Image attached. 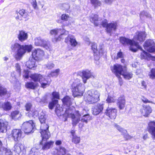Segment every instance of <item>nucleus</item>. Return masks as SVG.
Masks as SVG:
<instances>
[{"mask_svg": "<svg viewBox=\"0 0 155 155\" xmlns=\"http://www.w3.org/2000/svg\"><path fill=\"white\" fill-rule=\"evenodd\" d=\"M11 48L13 51L17 50V52L14 55V57L18 61L21 60L27 51L30 52L32 48L31 45H21L18 43L12 45Z\"/></svg>", "mask_w": 155, "mask_h": 155, "instance_id": "f257e3e1", "label": "nucleus"}, {"mask_svg": "<svg viewBox=\"0 0 155 155\" xmlns=\"http://www.w3.org/2000/svg\"><path fill=\"white\" fill-rule=\"evenodd\" d=\"M41 134V140L40 141L39 144L42 146L41 149L43 150H48L52 147L54 144V142L50 141L43 143V141H47L50 137V134L49 132H46L45 130L40 131Z\"/></svg>", "mask_w": 155, "mask_h": 155, "instance_id": "f03ea898", "label": "nucleus"}, {"mask_svg": "<svg viewBox=\"0 0 155 155\" xmlns=\"http://www.w3.org/2000/svg\"><path fill=\"white\" fill-rule=\"evenodd\" d=\"M100 96L99 93L97 91H88L84 97V100L89 104H94L100 100Z\"/></svg>", "mask_w": 155, "mask_h": 155, "instance_id": "7ed1b4c3", "label": "nucleus"}, {"mask_svg": "<svg viewBox=\"0 0 155 155\" xmlns=\"http://www.w3.org/2000/svg\"><path fill=\"white\" fill-rule=\"evenodd\" d=\"M71 89L74 97L82 95L84 91V87L80 80L75 79L71 85Z\"/></svg>", "mask_w": 155, "mask_h": 155, "instance_id": "20e7f679", "label": "nucleus"}, {"mask_svg": "<svg viewBox=\"0 0 155 155\" xmlns=\"http://www.w3.org/2000/svg\"><path fill=\"white\" fill-rule=\"evenodd\" d=\"M30 77L34 82H39L41 84V87L43 88H45L47 86H49L50 83L46 78H44L43 82H42L43 76L40 74L34 73L31 74L30 76Z\"/></svg>", "mask_w": 155, "mask_h": 155, "instance_id": "39448f33", "label": "nucleus"}, {"mask_svg": "<svg viewBox=\"0 0 155 155\" xmlns=\"http://www.w3.org/2000/svg\"><path fill=\"white\" fill-rule=\"evenodd\" d=\"M102 27L105 28V30L107 33H110L112 30L116 31L117 29V23L116 21H112L109 23L106 19H105L101 23Z\"/></svg>", "mask_w": 155, "mask_h": 155, "instance_id": "423d86ee", "label": "nucleus"}, {"mask_svg": "<svg viewBox=\"0 0 155 155\" xmlns=\"http://www.w3.org/2000/svg\"><path fill=\"white\" fill-rule=\"evenodd\" d=\"M119 41L120 43L124 46L130 45V49L132 52H135L137 51V48H134L132 47L133 45V40L121 36L120 37Z\"/></svg>", "mask_w": 155, "mask_h": 155, "instance_id": "0eeeda50", "label": "nucleus"}, {"mask_svg": "<svg viewBox=\"0 0 155 155\" xmlns=\"http://www.w3.org/2000/svg\"><path fill=\"white\" fill-rule=\"evenodd\" d=\"M35 127V124L32 120H29L24 122L22 127L25 134H28L32 131Z\"/></svg>", "mask_w": 155, "mask_h": 155, "instance_id": "6e6552de", "label": "nucleus"}, {"mask_svg": "<svg viewBox=\"0 0 155 155\" xmlns=\"http://www.w3.org/2000/svg\"><path fill=\"white\" fill-rule=\"evenodd\" d=\"M124 68L123 66L120 64H115L113 67H111V70L117 77H120L122 75Z\"/></svg>", "mask_w": 155, "mask_h": 155, "instance_id": "1a4fd4ad", "label": "nucleus"}, {"mask_svg": "<svg viewBox=\"0 0 155 155\" xmlns=\"http://www.w3.org/2000/svg\"><path fill=\"white\" fill-rule=\"evenodd\" d=\"M39 119L41 124L40 131L45 130L46 132H49L48 130L49 127L46 124V118L44 114L42 113V114L39 117Z\"/></svg>", "mask_w": 155, "mask_h": 155, "instance_id": "9d476101", "label": "nucleus"}, {"mask_svg": "<svg viewBox=\"0 0 155 155\" xmlns=\"http://www.w3.org/2000/svg\"><path fill=\"white\" fill-rule=\"evenodd\" d=\"M146 130L150 134L152 139L155 140V121H150Z\"/></svg>", "mask_w": 155, "mask_h": 155, "instance_id": "9b49d317", "label": "nucleus"}, {"mask_svg": "<svg viewBox=\"0 0 155 155\" xmlns=\"http://www.w3.org/2000/svg\"><path fill=\"white\" fill-rule=\"evenodd\" d=\"M22 133L21 129H15L12 130L11 135L15 141H17L23 138Z\"/></svg>", "mask_w": 155, "mask_h": 155, "instance_id": "f8f14e48", "label": "nucleus"}, {"mask_svg": "<svg viewBox=\"0 0 155 155\" xmlns=\"http://www.w3.org/2000/svg\"><path fill=\"white\" fill-rule=\"evenodd\" d=\"M44 55V51L39 48L35 49L32 52V57L37 60H41Z\"/></svg>", "mask_w": 155, "mask_h": 155, "instance_id": "ddd939ff", "label": "nucleus"}, {"mask_svg": "<svg viewBox=\"0 0 155 155\" xmlns=\"http://www.w3.org/2000/svg\"><path fill=\"white\" fill-rule=\"evenodd\" d=\"M117 110L115 108L108 107L105 110V114L111 119H115L117 116Z\"/></svg>", "mask_w": 155, "mask_h": 155, "instance_id": "4468645a", "label": "nucleus"}, {"mask_svg": "<svg viewBox=\"0 0 155 155\" xmlns=\"http://www.w3.org/2000/svg\"><path fill=\"white\" fill-rule=\"evenodd\" d=\"M142 107L140 110L141 114L146 117H148L152 111L151 107L149 105L144 104L142 105Z\"/></svg>", "mask_w": 155, "mask_h": 155, "instance_id": "2eb2a0df", "label": "nucleus"}, {"mask_svg": "<svg viewBox=\"0 0 155 155\" xmlns=\"http://www.w3.org/2000/svg\"><path fill=\"white\" fill-rule=\"evenodd\" d=\"M126 101L125 96L122 95L118 97L117 105L120 110H123L126 107Z\"/></svg>", "mask_w": 155, "mask_h": 155, "instance_id": "dca6fc26", "label": "nucleus"}, {"mask_svg": "<svg viewBox=\"0 0 155 155\" xmlns=\"http://www.w3.org/2000/svg\"><path fill=\"white\" fill-rule=\"evenodd\" d=\"M146 34L145 32L137 31L134 36L133 39L140 42H143L145 39Z\"/></svg>", "mask_w": 155, "mask_h": 155, "instance_id": "f3484780", "label": "nucleus"}, {"mask_svg": "<svg viewBox=\"0 0 155 155\" xmlns=\"http://www.w3.org/2000/svg\"><path fill=\"white\" fill-rule=\"evenodd\" d=\"M104 108V104H97L92 109V114L96 115L102 112Z\"/></svg>", "mask_w": 155, "mask_h": 155, "instance_id": "a211bd4d", "label": "nucleus"}, {"mask_svg": "<svg viewBox=\"0 0 155 155\" xmlns=\"http://www.w3.org/2000/svg\"><path fill=\"white\" fill-rule=\"evenodd\" d=\"M81 73V77L83 80V83L85 84L87 82V80L91 77L92 73L90 71L87 70L82 71Z\"/></svg>", "mask_w": 155, "mask_h": 155, "instance_id": "6ab92c4d", "label": "nucleus"}, {"mask_svg": "<svg viewBox=\"0 0 155 155\" xmlns=\"http://www.w3.org/2000/svg\"><path fill=\"white\" fill-rule=\"evenodd\" d=\"M17 14H19L20 16L18 15L15 17L17 20H21L23 18H27L29 16L28 12L23 9H20Z\"/></svg>", "mask_w": 155, "mask_h": 155, "instance_id": "aec40b11", "label": "nucleus"}, {"mask_svg": "<svg viewBox=\"0 0 155 155\" xmlns=\"http://www.w3.org/2000/svg\"><path fill=\"white\" fill-rule=\"evenodd\" d=\"M64 42L66 44L69 42L71 45L72 47H75L78 45V42L75 38H72L70 35H68L65 39Z\"/></svg>", "mask_w": 155, "mask_h": 155, "instance_id": "412c9836", "label": "nucleus"}, {"mask_svg": "<svg viewBox=\"0 0 155 155\" xmlns=\"http://www.w3.org/2000/svg\"><path fill=\"white\" fill-rule=\"evenodd\" d=\"M18 40L21 42H23L27 39L28 35L27 32L21 30L19 31V33L17 36Z\"/></svg>", "mask_w": 155, "mask_h": 155, "instance_id": "4be33fe9", "label": "nucleus"}, {"mask_svg": "<svg viewBox=\"0 0 155 155\" xmlns=\"http://www.w3.org/2000/svg\"><path fill=\"white\" fill-rule=\"evenodd\" d=\"M154 41L151 39L147 40L145 42L143 46L145 49H146L149 52L151 49L154 46Z\"/></svg>", "mask_w": 155, "mask_h": 155, "instance_id": "5701e85b", "label": "nucleus"}, {"mask_svg": "<svg viewBox=\"0 0 155 155\" xmlns=\"http://www.w3.org/2000/svg\"><path fill=\"white\" fill-rule=\"evenodd\" d=\"M37 60L31 57L29 58V60L26 62V65L28 68L30 69H31L35 68L37 66V64L36 63Z\"/></svg>", "mask_w": 155, "mask_h": 155, "instance_id": "b1692460", "label": "nucleus"}, {"mask_svg": "<svg viewBox=\"0 0 155 155\" xmlns=\"http://www.w3.org/2000/svg\"><path fill=\"white\" fill-rule=\"evenodd\" d=\"M68 152L67 150L64 147L61 146L59 148L56 149L54 152V155H64Z\"/></svg>", "mask_w": 155, "mask_h": 155, "instance_id": "393cba45", "label": "nucleus"}, {"mask_svg": "<svg viewBox=\"0 0 155 155\" xmlns=\"http://www.w3.org/2000/svg\"><path fill=\"white\" fill-rule=\"evenodd\" d=\"M8 122L5 119H0V132L3 133L8 125Z\"/></svg>", "mask_w": 155, "mask_h": 155, "instance_id": "a878e982", "label": "nucleus"}, {"mask_svg": "<svg viewBox=\"0 0 155 155\" xmlns=\"http://www.w3.org/2000/svg\"><path fill=\"white\" fill-rule=\"evenodd\" d=\"M99 19V17L98 15L97 14H94L90 17V21L96 27L100 25Z\"/></svg>", "mask_w": 155, "mask_h": 155, "instance_id": "bb28decb", "label": "nucleus"}, {"mask_svg": "<svg viewBox=\"0 0 155 155\" xmlns=\"http://www.w3.org/2000/svg\"><path fill=\"white\" fill-rule=\"evenodd\" d=\"M63 104L67 107H69L72 104L71 98L69 96H66L62 99Z\"/></svg>", "mask_w": 155, "mask_h": 155, "instance_id": "cd10ccee", "label": "nucleus"}, {"mask_svg": "<svg viewBox=\"0 0 155 155\" xmlns=\"http://www.w3.org/2000/svg\"><path fill=\"white\" fill-rule=\"evenodd\" d=\"M124 70L122 75L125 79L127 80L130 79L133 77V74L131 72H127V68L126 66H124Z\"/></svg>", "mask_w": 155, "mask_h": 155, "instance_id": "c85d7f7f", "label": "nucleus"}, {"mask_svg": "<svg viewBox=\"0 0 155 155\" xmlns=\"http://www.w3.org/2000/svg\"><path fill=\"white\" fill-rule=\"evenodd\" d=\"M38 114V111L35 108H33L26 113L27 116L29 117H32L34 118L37 117Z\"/></svg>", "mask_w": 155, "mask_h": 155, "instance_id": "c756f323", "label": "nucleus"}, {"mask_svg": "<svg viewBox=\"0 0 155 155\" xmlns=\"http://www.w3.org/2000/svg\"><path fill=\"white\" fill-rule=\"evenodd\" d=\"M69 32L66 30H64V32L62 33L61 34L57 37H54L52 39V42L55 43L58 42L60 41L62 39H63V37L62 36L63 35H66Z\"/></svg>", "mask_w": 155, "mask_h": 155, "instance_id": "7c9ffc66", "label": "nucleus"}, {"mask_svg": "<svg viewBox=\"0 0 155 155\" xmlns=\"http://www.w3.org/2000/svg\"><path fill=\"white\" fill-rule=\"evenodd\" d=\"M20 115V111L19 110H15L11 112L10 117L12 119L15 120L19 118Z\"/></svg>", "mask_w": 155, "mask_h": 155, "instance_id": "2f4dec72", "label": "nucleus"}, {"mask_svg": "<svg viewBox=\"0 0 155 155\" xmlns=\"http://www.w3.org/2000/svg\"><path fill=\"white\" fill-rule=\"evenodd\" d=\"M1 107L4 110L7 111L10 110L12 109V107L10 102L6 101L2 104Z\"/></svg>", "mask_w": 155, "mask_h": 155, "instance_id": "473e14b6", "label": "nucleus"}, {"mask_svg": "<svg viewBox=\"0 0 155 155\" xmlns=\"http://www.w3.org/2000/svg\"><path fill=\"white\" fill-rule=\"evenodd\" d=\"M25 86L27 88L34 90L38 86V84L33 82H26Z\"/></svg>", "mask_w": 155, "mask_h": 155, "instance_id": "72a5a7b5", "label": "nucleus"}, {"mask_svg": "<svg viewBox=\"0 0 155 155\" xmlns=\"http://www.w3.org/2000/svg\"><path fill=\"white\" fill-rule=\"evenodd\" d=\"M91 49L93 51L94 56H97L99 54L97 49V45L96 43H93L91 44Z\"/></svg>", "mask_w": 155, "mask_h": 155, "instance_id": "f704fd0d", "label": "nucleus"}, {"mask_svg": "<svg viewBox=\"0 0 155 155\" xmlns=\"http://www.w3.org/2000/svg\"><path fill=\"white\" fill-rule=\"evenodd\" d=\"M142 52L140 54V56L141 59H145L148 60L149 58H150L152 57L151 55L146 52L145 51L142 50Z\"/></svg>", "mask_w": 155, "mask_h": 155, "instance_id": "c9c22d12", "label": "nucleus"}, {"mask_svg": "<svg viewBox=\"0 0 155 155\" xmlns=\"http://www.w3.org/2000/svg\"><path fill=\"white\" fill-rule=\"evenodd\" d=\"M35 44L37 46H41L43 43H44L45 40L41 38L40 37H38L35 39Z\"/></svg>", "mask_w": 155, "mask_h": 155, "instance_id": "e433bc0d", "label": "nucleus"}, {"mask_svg": "<svg viewBox=\"0 0 155 155\" xmlns=\"http://www.w3.org/2000/svg\"><path fill=\"white\" fill-rule=\"evenodd\" d=\"M92 119V117L89 114H87L83 115L82 118L81 119V121L83 122L87 123L88 121Z\"/></svg>", "mask_w": 155, "mask_h": 155, "instance_id": "4c0bfd02", "label": "nucleus"}, {"mask_svg": "<svg viewBox=\"0 0 155 155\" xmlns=\"http://www.w3.org/2000/svg\"><path fill=\"white\" fill-rule=\"evenodd\" d=\"M91 3L94 6L95 8L100 6L101 5V2L98 0H90Z\"/></svg>", "mask_w": 155, "mask_h": 155, "instance_id": "58836bf2", "label": "nucleus"}, {"mask_svg": "<svg viewBox=\"0 0 155 155\" xmlns=\"http://www.w3.org/2000/svg\"><path fill=\"white\" fill-rule=\"evenodd\" d=\"M58 101L57 100L54 99L49 103L48 107L50 109H53L55 105L58 104Z\"/></svg>", "mask_w": 155, "mask_h": 155, "instance_id": "ea45409f", "label": "nucleus"}, {"mask_svg": "<svg viewBox=\"0 0 155 155\" xmlns=\"http://www.w3.org/2000/svg\"><path fill=\"white\" fill-rule=\"evenodd\" d=\"M63 111V108L60 105H57L56 107L55 112L57 116H60L61 115V113Z\"/></svg>", "mask_w": 155, "mask_h": 155, "instance_id": "a19ab883", "label": "nucleus"}, {"mask_svg": "<svg viewBox=\"0 0 155 155\" xmlns=\"http://www.w3.org/2000/svg\"><path fill=\"white\" fill-rule=\"evenodd\" d=\"M71 117L72 119V124L73 126H75L79 122V119H75V116L74 114H71Z\"/></svg>", "mask_w": 155, "mask_h": 155, "instance_id": "79ce46f5", "label": "nucleus"}, {"mask_svg": "<svg viewBox=\"0 0 155 155\" xmlns=\"http://www.w3.org/2000/svg\"><path fill=\"white\" fill-rule=\"evenodd\" d=\"M72 142L75 144H77L80 142L81 138L79 136H77L72 137Z\"/></svg>", "mask_w": 155, "mask_h": 155, "instance_id": "37998d69", "label": "nucleus"}, {"mask_svg": "<svg viewBox=\"0 0 155 155\" xmlns=\"http://www.w3.org/2000/svg\"><path fill=\"white\" fill-rule=\"evenodd\" d=\"M25 110L28 112L33 108H32V104L31 102H27L25 104Z\"/></svg>", "mask_w": 155, "mask_h": 155, "instance_id": "c03bdc74", "label": "nucleus"}, {"mask_svg": "<svg viewBox=\"0 0 155 155\" xmlns=\"http://www.w3.org/2000/svg\"><path fill=\"white\" fill-rule=\"evenodd\" d=\"M122 135H123V137L125 141H127L131 139L133 137L130 135L127 132L123 133Z\"/></svg>", "mask_w": 155, "mask_h": 155, "instance_id": "a18cd8bd", "label": "nucleus"}, {"mask_svg": "<svg viewBox=\"0 0 155 155\" xmlns=\"http://www.w3.org/2000/svg\"><path fill=\"white\" fill-rule=\"evenodd\" d=\"M141 101L144 104H146L148 103L153 104V102L152 101L148 100L146 97L143 96H141Z\"/></svg>", "mask_w": 155, "mask_h": 155, "instance_id": "49530a36", "label": "nucleus"}, {"mask_svg": "<svg viewBox=\"0 0 155 155\" xmlns=\"http://www.w3.org/2000/svg\"><path fill=\"white\" fill-rule=\"evenodd\" d=\"M149 76L151 79H155V68H153L151 69Z\"/></svg>", "mask_w": 155, "mask_h": 155, "instance_id": "de8ad7c7", "label": "nucleus"}, {"mask_svg": "<svg viewBox=\"0 0 155 155\" xmlns=\"http://www.w3.org/2000/svg\"><path fill=\"white\" fill-rule=\"evenodd\" d=\"M69 18V16L66 14H63L61 16V19L63 21H68Z\"/></svg>", "mask_w": 155, "mask_h": 155, "instance_id": "09e8293b", "label": "nucleus"}, {"mask_svg": "<svg viewBox=\"0 0 155 155\" xmlns=\"http://www.w3.org/2000/svg\"><path fill=\"white\" fill-rule=\"evenodd\" d=\"M14 151L17 153H20L21 151V149L19 146V144L18 143H16L14 146Z\"/></svg>", "mask_w": 155, "mask_h": 155, "instance_id": "8fccbe9b", "label": "nucleus"}, {"mask_svg": "<svg viewBox=\"0 0 155 155\" xmlns=\"http://www.w3.org/2000/svg\"><path fill=\"white\" fill-rule=\"evenodd\" d=\"M59 29L58 28H55L52 29L50 31V33L52 35H57L58 33Z\"/></svg>", "mask_w": 155, "mask_h": 155, "instance_id": "3c124183", "label": "nucleus"}, {"mask_svg": "<svg viewBox=\"0 0 155 155\" xmlns=\"http://www.w3.org/2000/svg\"><path fill=\"white\" fill-rule=\"evenodd\" d=\"M115 127L120 132H121L122 134L123 133H124L127 132V130H126L121 128L120 126L116 124L115 125Z\"/></svg>", "mask_w": 155, "mask_h": 155, "instance_id": "603ef678", "label": "nucleus"}, {"mask_svg": "<svg viewBox=\"0 0 155 155\" xmlns=\"http://www.w3.org/2000/svg\"><path fill=\"white\" fill-rule=\"evenodd\" d=\"M53 98L54 99H59L60 96L59 93L56 91H53L52 93Z\"/></svg>", "mask_w": 155, "mask_h": 155, "instance_id": "864d4df0", "label": "nucleus"}, {"mask_svg": "<svg viewBox=\"0 0 155 155\" xmlns=\"http://www.w3.org/2000/svg\"><path fill=\"white\" fill-rule=\"evenodd\" d=\"M29 71L28 70H24L23 71V73L24 74L23 75V77L25 78L28 79L30 77L29 76Z\"/></svg>", "mask_w": 155, "mask_h": 155, "instance_id": "5fc2aeb1", "label": "nucleus"}, {"mask_svg": "<svg viewBox=\"0 0 155 155\" xmlns=\"http://www.w3.org/2000/svg\"><path fill=\"white\" fill-rule=\"evenodd\" d=\"M106 101L107 103H114L115 101L112 97L109 96L107 97Z\"/></svg>", "mask_w": 155, "mask_h": 155, "instance_id": "6e6d98bb", "label": "nucleus"}, {"mask_svg": "<svg viewBox=\"0 0 155 155\" xmlns=\"http://www.w3.org/2000/svg\"><path fill=\"white\" fill-rule=\"evenodd\" d=\"M124 57L123 52L121 51V50L117 53L116 57V59H117L120 58H122Z\"/></svg>", "mask_w": 155, "mask_h": 155, "instance_id": "4d7b16f0", "label": "nucleus"}, {"mask_svg": "<svg viewBox=\"0 0 155 155\" xmlns=\"http://www.w3.org/2000/svg\"><path fill=\"white\" fill-rule=\"evenodd\" d=\"M71 111V109L70 107L66 109L65 111L64 114L67 117H69V116H71V114H72L70 113V111Z\"/></svg>", "mask_w": 155, "mask_h": 155, "instance_id": "13d9d810", "label": "nucleus"}, {"mask_svg": "<svg viewBox=\"0 0 155 155\" xmlns=\"http://www.w3.org/2000/svg\"><path fill=\"white\" fill-rule=\"evenodd\" d=\"M41 46L45 48L46 49H48L49 48L50 46V44L48 43L47 42L45 41H44V43H43V45Z\"/></svg>", "mask_w": 155, "mask_h": 155, "instance_id": "bf43d9fd", "label": "nucleus"}, {"mask_svg": "<svg viewBox=\"0 0 155 155\" xmlns=\"http://www.w3.org/2000/svg\"><path fill=\"white\" fill-rule=\"evenodd\" d=\"M5 155H12V153L11 150L5 148L4 149Z\"/></svg>", "mask_w": 155, "mask_h": 155, "instance_id": "052dcab7", "label": "nucleus"}, {"mask_svg": "<svg viewBox=\"0 0 155 155\" xmlns=\"http://www.w3.org/2000/svg\"><path fill=\"white\" fill-rule=\"evenodd\" d=\"M74 115L75 116V118L76 117L77 119H79L80 120L81 115L78 111L77 110L75 111Z\"/></svg>", "mask_w": 155, "mask_h": 155, "instance_id": "680f3d73", "label": "nucleus"}, {"mask_svg": "<svg viewBox=\"0 0 155 155\" xmlns=\"http://www.w3.org/2000/svg\"><path fill=\"white\" fill-rule=\"evenodd\" d=\"M32 5L34 9H36L37 8V3L36 0H34L32 3Z\"/></svg>", "mask_w": 155, "mask_h": 155, "instance_id": "e2e57ef3", "label": "nucleus"}, {"mask_svg": "<svg viewBox=\"0 0 155 155\" xmlns=\"http://www.w3.org/2000/svg\"><path fill=\"white\" fill-rule=\"evenodd\" d=\"M115 0H104L105 2L107 4L110 5Z\"/></svg>", "mask_w": 155, "mask_h": 155, "instance_id": "0e129e2a", "label": "nucleus"}, {"mask_svg": "<svg viewBox=\"0 0 155 155\" xmlns=\"http://www.w3.org/2000/svg\"><path fill=\"white\" fill-rule=\"evenodd\" d=\"M133 45H134L136 47H137L138 48L140 49L141 50H142V48L140 47L139 45V44L137 42H133Z\"/></svg>", "mask_w": 155, "mask_h": 155, "instance_id": "69168bd1", "label": "nucleus"}, {"mask_svg": "<svg viewBox=\"0 0 155 155\" xmlns=\"http://www.w3.org/2000/svg\"><path fill=\"white\" fill-rule=\"evenodd\" d=\"M118 78L119 80V84L120 85V86H122L123 84V81L121 77L120 76V77H117Z\"/></svg>", "mask_w": 155, "mask_h": 155, "instance_id": "338daca9", "label": "nucleus"}, {"mask_svg": "<svg viewBox=\"0 0 155 155\" xmlns=\"http://www.w3.org/2000/svg\"><path fill=\"white\" fill-rule=\"evenodd\" d=\"M55 144L57 146H60L62 144L61 141L60 140H57L55 141Z\"/></svg>", "mask_w": 155, "mask_h": 155, "instance_id": "774afa93", "label": "nucleus"}]
</instances>
